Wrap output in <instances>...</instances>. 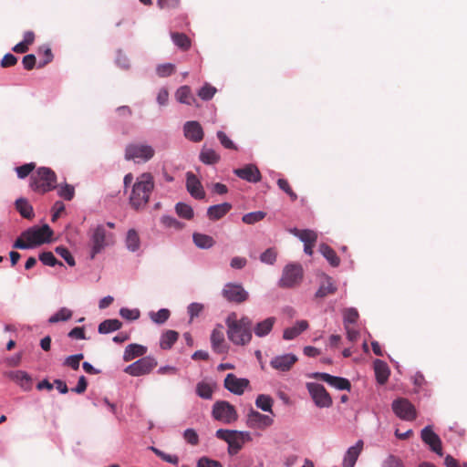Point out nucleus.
Here are the masks:
<instances>
[{
	"label": "nucleus",
	"mask_w": 467,
	"mask_h": 467,
	"mask_svg": "<svg viewBox=\"0 0 467 467\" xmlns=\"http://www.w3.org/2000/svg\"><path fill=\"white\" fill-rule=\"evenodd\" d=\"M153 189V176L149 172L140 174L132 185L129 198L130 206L136 211L144 209L150 201Z\"/></svg>",
	"instance_id": "1"
},
{
	"label": "nucleus",
	"mask_w": 467,
	"mask_h": 467,
	"mask_svg": "<svg viewBox=\"0 0 467 467\" xmlns=\"http://www.w3.org/2000/svg\"><path fill=\"white\" fill-rule=\"evenodd\" d=\"M228 327V338L235 345L244 346L252 339V320L247 317H243L237 320L234 314L228 317L226 320Z\"/></svg>",
	"instance_id": "2"
},
{
	"label": "nucleus",
	"mask_w": 467,
	"mask_h": 467,
	"mask_svg": "<svg viewBox=\"0 0 467 467\" xmlns=\"http://www.w3.org/2000/svg\"><path fill=\"white\" fill-rule=\"evenodd\" d=\"M29 187L39 194L53 191L57 187V174L50 168L40 167L31 175Z\"/></svg>",
	"instance_id": "3"
},
{
	"label": "nucleus",
	"mask_w": 467,
	"mask_h": 467,
	"mask_svg": "<svg viewBox=\"0 0 467 467\" xmlns=\"http://www.w3.org/2000/svg\"><path fill=\"white\" fill-rule=\"evenodd\" d=\"M88 236L91 259H94L98 254L101 253L112 242V235L107 234L106 229L102 224L90 228Z\"/></svg>",
	"instance_id": "4"
},
{
	"label": "nucleus",
	"mask_w": 467,
	"mask_h": 467,
	"mask_svg": "<svg viewBox=\"0 0 467 467\" xmlns=\"http://www.w3.org/2000/svg\"><path fill=\"white\" fill-rule=\"evenodd\" d=\"M213 417L225 424H230L237 420V411L232 404L225 400L216 401L213 406Z\"/></svg>",
	"instance_id": "5"
},
{
	"label": "nucleus",
	"mask_w": 467,
	"mask_h": 467,
	"mask_svg": "<svg viewBox=\"0 0 467 467\" xmlns=\"http://www.w3.org/2000/svg\"><path fill=\"white\" fill-rule=\"evenodd\" d=\"M154 156L152 147L145 144L130 143L125 149V159L135 161H148Z\"/></svg>",
	"instance_id": "6"
},
{
	"label": "nucleus",
	"mask_w": 467,
	"mask_h": 467,
	"mask_svg": "<svg viewBox=\"0 0 467 467\" xmlns=\"http://www.w3.org/2000/svg\"><path fill=\"white\" fill-rule=\"evenodd\" d=\"M391 408L395 415L402 420L412 421L417 418L416 408L408 399L394 400Z\"/></svg>",
	"instance_id": "7"
},
{
	"label": "nucleus",
	"mask_w": 467,
	"mask_h": 467,
	"mask_svg": "<svg viewBox=\"0 0 467 467\" xmlns=\"http://www.w3.org/2000/svg\"><path fill=\"white\" fill-rule=\"evenodd\" d=\"M306 388L312 400L317 407L329 408L332 405V398L323 385L315 382H309L306 384Z\"/></svg>",
	"instance_id": "8"
},
{
	"label": "nucleus",
	"mask_w": 467,
	"mask_h": 467,
	"mask_svg": "<svg viewBox=\"0 0 467 467\" xmlns=\"http://www.w3.org/2000/svg\"><path fill=\"white\" fill-rule=\"evenodd\" d=\"M52 234L53 231L47 224L41 227H32L23 232V237L26 241H31L34 246L49 242Z\"/></svg>",
	"instance_id": "9"
},
{
	"label": "nucleus",
	"mask_w": 467,
	"mask_h": 467,
	"mask_svg": "<svg viewBox=\"0 0 467 467\" xmlns=\"http://www.w3.org/2000/svg\"><path fill=\"white\" fill-rule=\"evenodd\" d=\"M157 360L152 357H144L126 367L124 371L133 377L149 374L156 366Z\"/></svg>",
	"instance_id": "10"
},
{
	"label": "nucleus",
	"mask_w": 467,
	"mask_h": 467,
	"mask_svg": "<svg viewBox=\"0 0 467 467\" xmlns=\"http://www.w3.org/2000/svg\"><path fill=\"white\" fill-rule=\"evenodd\" d=\"M303 277V269L300 265L291 264L285 267L282 278L280 279V286L293 287L299 284Z\"/></svg>",
	"instance_id": "11"
},
{
	"label": "nucleus",
	"mask_w": 467,
	"mask_h": 467,
	"mask_svg": "<svg viewBox=\"0 0 467 467\" xmlns=\"http://www.w3.org/2000/svg\"><path fill=\"white\" fill-rule=\"evenodd\" d=\"M274 423L273 415H265L251 409L246 415V425L250 429L265 431Z\"/></svg>",
	"instance_id": "12"
},
{
	"label": "nucleus",
	"mask_w": 467,
	"mask_h": 467,
	"mask_svg": "<svg viewBox=\"0 0 467 467\" xmlns=\"http://www.w3.org/2000/svg\"><path fill=\"white\" fill-rule=\"evenodd\" d=\"M223 296L229 302L241 304L247 300L248 293L239 284L228 283L222 291Z\"/></svg>",
	"instance_id": "13"
},
{
	"label": "nucleus",
	"mask_w": 467,
	"mask_h": 467,
	"mask_svg": "<svg viewBox=\"0 0 467 467\" xmlns=\"http://www.w3.org/2000/svg\"><path fill=\"white\" fill-rule=\"evenodd\" d=\"M223 386L230 392L235 395H242L249 386V380L237 378L234 374L229 373L224 379Z\"/></svg>",
	"instance_id": "14"
},
{
	"label": "nucleus",
	"mask_w": 467,
	"mask_h": 467,
	"mask_svg": "<svg viewBox=\"0 0 467 467\" xmlns=\"http://www.w3.org/2000/svg\"><path fill=\"white\" fill-rule=\"evenodd\" d=\"M423 442L428 444L431 450L438 455H442V446L440 437L433 431L431 426H426L420 432Z\"/></svg>",
	"instance_id": "15"
},
{
	"label": "nucleus",
	"mask_w": 467,
	"mask_h": 467,
	"mask_svg": "<svg viewBox=\"0 0 467 467\" xmlns=\"http://www.w3.org/2000/svg\"><path fill=\"white\" fill-rule=\"evenodd\" d=\"M10 380L17 384L24 391H29L33 387L31 376L23 370H12L4 374Z\"/></svg>",
	"instance_id": "16"
},
{
	"label": "nucleus",
	"mask_w": 467,
	"mask_h": 467,
	"mask_svg": "<svg viewBox=\"0 0 467 467\" xmlns=\"http://www.w3.org/2000/svg\"><path fill=\"white\" fill-rule=\"evenodd\" d=\"M313 377L340 390H350L351 389L349 380L345 378L332 376L327 373H316Z\"/></svg>",
	"instance_id": "17"
},
{
	"label": "nucleus",
	"mask_w": 467,
	"mask_h": 467,
	"mask_svg": "<svg viewBox=\"0 0 467 467\" xmlns=\"http://www.w3.org/2000/svg\"><path fill=\"white\" fill-rule=\"evenodd\" d=\"M297 358L294 354H285L273 358L270 361V366L278 371L285 372L292 368Z\"/></svg>",
	"instance_id": "18"
},
{
	"label": "nucleus",
	"mask_w": 467,
	"mask_h": 467,
	"mask_svg": "<svg viewBox=\"0 0 467 467\" xmlns=\"http://www.w3.org/2000/svg\"><path fill=\"white\" fill-rule=\"evenodd\" d=\"M234 173L240 179L249 182H258L262 179L261 172L254 164H247L243 168L235 169Z\"/></svg>",
	"instance_id": "19"
},
{
	"label": "nucleus",
	"mask_w": 467,
	"mask_h": 467,
	"mask_svg": "<svg viewBox=\"0 0 467 467\" xmlns=\"http://www.w3.org/2000/svg\"><path fill=\"white\" fill-rule=\"evenodd\" d=\"M186 188L189 193L195 199L202 200L205 197V192L201 182L191 171L186 173Z\"/></svg>",
	"instance_id": "20"
},
{
	"label": "nucleus",
	"mask_w": 467,
	"mask_h": 467,
	"mask_svg": "<svg viewBox=\"0 0 467 467\" xmlns=\"http://www.w3.org/2000/svg\"><path fill=\"white\" fill-rule=\"evenodd\" d=\"M252 441L251 434L248 431H237L236 435L228 441V453L230 455L237 454L245 442Z\"/></svg>",
	"instance_id": "21"
},
{
	"label": "nucleus",
	"mask_w": 467,
	"mask_h": 467,
	"mask_svg": "<svg viewBox=\"0 0 467 467\" xmlns=\"http://www.w3.org/2000/svg\"><path fill=\"white\" fill-rule=\"evenodd\" d=\"M184 136L193 141L199 142L203 139V130L198 121H187L183 127Z\"/></svg>",
	"instance_id": "22"
},
{
	"label": "nucleus",
	"mask_w": 467,
	"mask_h": 467,
	"mask_svg": "<svg viewBox=\"0 0 467 467\" xmlns=\"http://www.w3.org/2000/svg\"><path fill=\"white\" fill-rule=\"evenodd\" d=\"M363 441L359 440L354 446L348 448L344 456L343 467H354L358 456L363 450Z\"/></svg>",
	"instance_id": "23"
},
{
	"label": "nucleus",
	"mask_w": 467,
	"mask_h": 467,
	"mask_svg": "<svg viewBox=\"0 0 467 467\" xmlns=\"http://www.w3.org/2000/svg\"><path fill=\"white\" fill-rule=\"evenodd\" d=\"M175 98L180 103L199 106L189 86L180 87L175 93Z\"/></svg>",
	"instance_id": "24"
},
{
	"label": "nucleus",
	"mask_w": 467,
	"mask_h": 467,
	"mask_svg": "<svg viewBox=\"0 0 467 467\" xmlns=\"http://www.w3.org/2000/svg\"><path fill=\"white\" fill-rule=\"evenodd\" d=\"M232 209V204L229 202H223L210 206L207 210V216L211 220H220Z\"/></svg>",
	"instance_id": "25"
},
{
	"label": "nucleus",
	"mask_w": 467,
	"mask_h": 467,
	"mask_svg": "<svg viewBox=\"0 0 467 467\" xmlns=\"http://www.w3.org/2000/svg\"><path fill=\"white\" fill-rule=\"evenodd\" d=\"M337 292V286L332 277L326 275L316 293V297H326Z\"/></svg>",
	"instance_id": "26"
},
{
	"label": "nucleus",
	"mask_w": 467,
	"mask_h": 467,
	"mask_svg": "<svg viewBox=\"0 0 467 467\" xmlns=\"http://www.w3.org/2000/svg\"><path fill=\"white\" fill-rule=\"evenodd\" d=\"M374 371L377 381L379 384L383 385L388 381L389 377V368L386 362L380 359H376L374 361Z\"/></svg>",
	"instance_id": "27"
},
{
	"label": "nucleus",
	"mask_w": 467,
	"mask_h": 467,
	"mask_svg": "<svg viewBox=\"0 0 467 467\" xmlns=\"http://www.w3.org/2000/svg\"><path fill=\"white\" fill-rule=\"evenodd\" d=\"M147 352V348L139 344H130L126 347L123 359L130 361L138 357H142Z\"/></svg>",
	"instance_id": "28"
},
{
	"label": "nucleus",
	"mask_w": 467,
	"mask_h": 467,
	"mask_svg": "<svg viewBox=\"0 0 467 467\" xmlns=\"http://www.w3.org/2000/svg\"><path fill=\"white\" fill-rule=\"evenodd\" d=\"M276 319L274 317H267L265 320L258 322L254 327L255 336L262 337L268 335L275 323Z\"/></svg>",
	"instance_id": "29"
},
{
	"label": "nucleus",
	"mask_w": 467,
	"mask_h": 467,
	"mask_svg": "<svg viewBox=\"0 0 467 467\" xmlns=\"http://www.w3.org/2000/svg\"><path fill=\"white\" fill-rule=\"evenodd\" d=\"M308 323L306 320H300L296 323V325L292 327H287L285 329L283 337L285 340H291L296 337L303 331L307 329Z\"/></svg>",
	"instance_id": "30"
},
{
	"label": "nucleus",
	"mask_w": 467,
	"mask_h": 467,
	"mask_svg": "<svg viewBox=\"0 0 467 467\" xmlns=\"http://www.w3.org/2000/svg\"><path fill=\"white\" fill-rule=\"evenodd\" d=\"M224 335L222 327L214 328L211 335V342L214 351L217 353H223L225 348L223 346Z\"/></svg>",
	"instance_id": "31"
},
{
	"label": "nucleus",
	"mask_w": 467,
	"mask_h": 467,
	"mask_svg": "<svg viewBox=\"0 0 467 467\" xmlns=\"http://www.w3.org/2000/svg\"><path fill=\"white\" fill-rule=\"evenodd\" d=\"M290 233L298 237L305 244L316 243L317 234L312 230H299L297 228L290 229Z\"/></svg>",
	"instance_id": "32"
},
{
	"label": "nucleus",
	"mask_w": 467,
	"mask_h": 467,
	"mask_svg": "<svg viewBox=\"0 0 467 467\" xmlns=\"http://www.w3.org/2000/svg\"><path fill=\"white\" fill-rule=\"evenodd\" d=\"M319 251L333 267L339 265L340 259L337 255L334 249H332L329 245L327 244H321L319 246Z\"/></svg>",
	"instance_id": "33"
},
{
	"label": "nucleus",
	"mask_w": 467,
	"mask_h": 467,
	"mask_svg": "<svg viewBox=\"0 0 467 467\" xmlns=\"http://www.w3.org/2000/svg\"><path fill=\"white\" fill-rule=\"evenodd\" d=\"M192 240L194 244L202 249H209L215 244V241L212 236L199 233H194L192 234Z\"/></svg>",
	"instance_id": "34"
},
{
	"label": "nucleus",
	"mask_w": 467,
	"mask_h": 467,
	"mask_svg": "<svg viewBox=\"0 0 467 467\" xmlns=\"http://www.w3.org/2000/svg\"><path fill=\"white\" fill-rule=\"evenodd\" d=\"M16 208L26 219H31L34 217V210L32 205L25 198H19L16 201Z\"/></svg>",
	"instance_id": "35"
},
{
	"label": "nucleus",
	"mask_w": 467,
	"mask_h": 467,
	"mask_svg": "<svg viewBox=\"0 0 467 467\" xmlns=\"http://www.w3.org/2000/svg\"><path fill=\"white\" fill-rule=\"evenodd\" d=\"M173 43L182 50H189L192 47V41L188 36L183 33L173 32L171 34Z\"/></svg>",
	"instance_id": "36"
},
{
	"label": "nucleus",
	"mask_w": 467,
	"mask_h": 467,
	"mask_svg": "<svg viewBox=\"0 0 467 467\" xmlns=\"http://www.w3.org/2000/svg\"><path fill=\"white\" fill-rule=\"evenodd\" d=\"M121 322L118 319H106L99 325V332L100 334H108L121 327Z\"/></svg>",
	"instance_id": "37"
},
{
	"label": "nucleus",
	"mask_w": 467,
	"mask_h": 467,
	"mask_svg": "<svg viewBox=\"0 0 467 467\" xmlns=\"http://www.w3.org/2000/svg\"><path fill=\"white\" fill-rule=\"evenodd\" d=\"M179 334L174 330L166 331L161 337L160 346L162 349H170L177 341Z\"/></svg>",
	"instance_id": "38"
},
{
	"label": "nucleus",
	"mask_w": 467,
	"mask_h": 467,
	"mask_svg": "<svg viewBox=\"0 0 467 467\" xmlns=\"http://www.w3.org/2000/svg\"><path fill=\"white\" fill-rule=\"evenodd\" d=\"M200 160L205 164H215L220 161V155L213 149L203 148L200 153Z\"/></svg>",
	"instance_id": "39"
},
{
	"label": "nucleus",
	"mask_w": 467,
	"mask_h": 467,
	"mask_svg": "<svg viewBox=\"0 0 467 467\" xmlns=\"http://www.w3.org/2000/svg\"><path fill=\"white\" fill-rule=\"evenodd\" d=\"M273 403V399L270 396L265 394L258 395L255 400V405L257 408L264 411L270 412L274 416L275 414L272 410Z\"/></svg>",
	"instance_id": "40"
},
{
	"label": "nucleus",
	"mask_w": 467,
	"mask_h": 467,
	"mask_svg": "<svg viewBox=\"0 0 467 467\" xmlns=\"http://www.w3.org/2000/svg\"><path fill=\"white\" fill-rule=\"evenodd\" d=\"M140 237L134 229L129 230L126 237V245L131 252H135L140 248Z\"/></svg>",
	"instance_id": "41"
},
{
	"label": "nucleus",
	"mask_w": 467,
	"mask_h": 467,
	"mask_svg": "<svg viewBox=\"0 0 467 467\" xmlns=\"http://www.w3.org/2000/svg\"><path fill=\"white\" fill-rule=\"evenodd\" d=\"M71 317L72 311L67 307H62L57 313H55L53 316L49 317L48 322L54 324L60 321H67L70 319Z\"/></svg>",
	"instance_id": "42"
},
{
	"label": "nucleus",
	"mask_w": 467,
	"mask_h": 467,
	"mask_svg": "<svg viewBox=\"0 0 467 467\" xmlns=\"http://www.w3.org/2000/svg\"><path fill=\"white\" fill-rule=\"evenodd\" d=\"M176 213L186 220H191L193 217V210L192 206L184 202H178L175 206Z\"/></svg>",
	"instance_id": "43"
},
{
	"label": "nucleus",
	"mask_w": 467,
	"mask_h": 467,
	"mask_svg": "<svg viewBox=\"0 0 467 467\" xmlns=\"http://www.w3.org/2000/svg\"><path fill=\"white\" fill-rule=\"evenodd\" d=\"M217 89L209 83H205L198 91V96L202 100H210L213 98Z\"/></svg>",
	"instance_id": "44"
},
{
	"label": "nucleus",
	"mask_w": 467,
	"mask_h": 467,
	"mask_svg": "<svg viewBox=\"0 0 467 467\" xmlns=\"http://www.w3.org/2000/svg\"><path fill=\"white\" fill-rule=\"evenodd\" d=\"M266 213L262 211L252 212L244 214L242 221L246 224H254L257 222L262 221L265 217Z\"/></svg>",
	"instance_id": "45"
},
{
	"label": "nucleus",
	"mask_w": 467,
	"mask_h": 467,
	"mask_svg": "<svg viewBox=\"0 0 467 467\" xmlns=\"http://www.w3.org/2000/svg\"><path fill=\"white\" fill-rule=\"evenodd\" d=\"M170 311L166 308H161L157 312H150V319L156 324H163L170 317Z\"/></svg>",
	"instance_id": "46"
},
{
	"label": "nucleus",
	"mask_w": 467,
	"mask_h": 467,
	"mask_svg": "<svg viewBox=\"0 0 467 467\" xmlns=\"http://www.w3.org/2000/svg\"><path fill=\"white\" fill-rule=\"evenodd\" d=\"M196 393L202 399L210 400L213 396V389L208 383L199 382L196 386Z\"/></svg>",
	"instance_id": "47"
},
{
	"label": "nucleus",
	"mask_w": 467,
	"mask_h": 467,
	"mask_svg": "<svg viewBox=\"0 0 467 467\" xmlns=\"http://www.w3.org/2000/svg\"><path fill=\"white\" fill-rule=\"evenodd\" d=\"M57 188H58L57 193L61 198H63L67 201H70L73 199V197L75 195V189L72 185L65 184V185H61Z\"/></svg>",
	"instance_id": "48"
},
{
	"label": "nucleus",
	"mask_w": 467,
	"mask_h": 467,
	"mask_svg": "<svg viewBox=\"0 0 467 467\" xmlns=\"http://www.w3.org/2000/svg\"><path fill=\"white\" fill-rule=\"evenodd\" d=\"M56 253L61 256L68 265L74 266L76 265L75 259L72 256L71 253L65 246H57L55 249Z\"/></svg>",
	"instance_id": "49"
},
{
	"label": "nucleus",
	"mask_w": 467,
	"mask_h": 467,
	"mask_svg": "<svg viewBox=\"0 0 467 467\" xmlns=\"http://www.w3.org/2000/svg\"><path fill=\"white\" fill-rule=\"evenodd\" d=\"M39 260L46 265L54 266L56 265H63L61 262H58L54 256L52 252H43L39 254Z\"/></svg>",
	"instance_id": "50"
},
{
	"label": "nucleus",
	"mask_w": 467,
	"mask_h": 467,
	"mask_svg": "<svg viewBox=\"0 0 467 467\" xmlns=\"http://www.w3.org/2000/svg\"><path fill=\"white\" fill-rule=\"evenodd\" d=\"M36 168V163L29 162L26 163L22 166L16 167V171L17 174V177L20 179H25Z\"/></svg>",
	"instance_id": "51"
},
{
	"label": "nucleus",
	"mask_w": 467,
	"mask_h": 467,
	"mask_svg": "<svg viewBox=\"0 0 467 467\" xmlns=\"http://www.w3.org/2000/svg\"><path fill=\"white\" fill-rule=\"evenodd\" d=\"M343 317H344V326L346 325H349L350 324H354L357 322L358 318V313L357 311V309L355 308H347L344 310L343 312Z\"/></svg>",
	"instance_id": "52"
},
{
	"label": "nucleus",
	"mask_w": 467,
	"mask_h": 467,
	"mask_svg": "<svg viewBox=\"0 0 467 467\" xmlns=\"http://www.w3.org/2000/svg\"><path fill=\"white\" fill-rule=\"evenodd\" d=\"M277 185L290 197L291 201L295 202L297 199L296 193L292 190L289 182L285 179H278Z\"/></svg>",
	"instance_id": "53"
},
{
	"label": "nucleus",
	"mask_w": 467,
	"mask_h": 467,
	"mask_svg": "<svg viewBox=\"0 0 467 467\" xmlns=\"http://www.w3.org/2000/svg\"><path fill=\"white\" fill-rule=\"evenodd\" d=\"M217 138L220 141V143L228 150H237V146L234 143V141L228 138V136L223 131H218L217 132Z\"/></svg>",
	"instance_id": "54"
},
{
	"label": "nucleus",
	"mask_w": 467,
	"mask_h": 467,
	"mask_svg": "<svg viewBox=\"0 0 467 467\" xmlns=\"http://www.w3.org/2000/svg\"><path fill=\"white\" fill-rule=\"evenodd\" d=\"M156 71L161 78L169 77L175 71V66L171 63L159 65Z\"/></svg>",
	"instance_id": "55"
},
{
	"label": "nucleus",
	"mask_w": 467,
	"mask_h": 467,
	"mask_svg": "<svg viewBox=\"0 0 467 467\" xmlns=\"http://www.w3.org/2000/svg\"><path fill=\"white\" fill-rule=\"evenodd\" d=\"M276 255L274 248H268L260 255V260L265 264L273 265L276 260Z\"/></svg>",
	"instance_id": "56"
},
{
	"label": "nucleus",
	"mask_w": 467,
	"mask_h": 467,
	"mask_svg": "<svg viewBox=\"0 0 467 467\" xmlns=\"http://www.w3.org/2000/svg\"><path fill=\"white\" fill-rule=\"evenodd\" d=\"M83 354H77L69 356L65 360V365L71 368L74 370H78L79 368V363L81 359H83Z\"/></svg>",
	"instance_id": "57"
},
{
	"label": "nucleus",
	"mask_w": 467,
	"mask_h": 467,
	"mask_svg": "<svg viewBox=\"0 0 467 467\" xmlns=\"http://www.w3.org/2000/svg\"><path fill=\"white\" fill-rule=\"evenodd\" d=\"M157 456H159L161 459H162L164 462H170V463H172V464H177L178 463V457L176 455H170V454H167L163 451H161V450L155 448V447H150V448Z\"/></svg>",
	"instance_id": "58"
},
{
	"label": "nucleus",
	"mask_w": 467,
	"mask_h": 467,
	"mask_svg": "<svg viewBox=\"0 0 467 467\" xmlns=\"http://www.w3.org/2000/svg\"><path fill=\"white\" fill-rule=\"evenodd\" d=\"M196 467H223V464L218 461L203 456L198 460Z\"/></svg>",
	"instance_id": "59"
},
{
	"label": "nucleus",
	"mask_w": 467,
	"mask_h": 467,
	"mask_svg": "<svg viewBox=\"0 0 467 467\" xmlns=\"http://www.w3.org/2000/svg\"><path fill=\"white\" fill-rule=\"evenodd\" d=\"M119 315L127 320H136L140 317V311L123 307L119 310Z\"/></svg>",
	"instance_id": "60"
},
{
	"label": "nucleus",
	"mask_w": 467,
	"mask_h": 467,
	"mask_svg": "<svg viewBox=\"0 0 467 467\" xmlns=\"http://www.w3.org/2000/svg\"><path fill=\"white\" fill-rule=\"evenodd\" d=\"M183 437L191 445H197L199 443V436L193 429L185 430Z\"/></svg>",
	"instance_id": "61"
},
{
	"label": "nucleus",
	"mask_w": 467,
	"mask_h": 467,
	"mask_svg": "<svg viewBox=\"0 0 467 467\" xmlns=\"http://www.w3.org/2000/svg\"><path fill=\"white\" fill-rule=\"evenodd\" d=\"M383 467H404L401 460L394 455H389L382 464Z\"/></svg>",
	"instance_id": "62"
},
{
	"label": "nucleus",
	"mask_w": 467,
	"mask_h": 467,
	"mask_svg": "<svg viewBox=\"0 0 467 467\" xmlns=\"http://www.w3.org/2000/svg\"><path fill=\"white\" fill-rule=\"evenodd\" d=\"M237 431H238L219 429L216 431V437L220 440L228 442V441H230L234 436L236 435Z\"/></svg>",
	"instance_id": "63"
},
{
	"label": "nucleus",
	"mask_w": 467,
	"mask_h": 467,
	"mask_svg": "<svg viewBox=\"0 0 467 467\" xmlns=\"http://www.w3.org/2000/svg\"><path fill=\"white\" fill-rule=\"evenodd\" d=\"M161 223L163 225L171 228L181 229L182 227V223L171 216H162Z\"/></svg>",
	"instance_id": "64"
}]
</instances>
